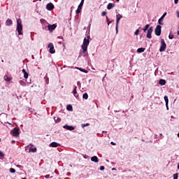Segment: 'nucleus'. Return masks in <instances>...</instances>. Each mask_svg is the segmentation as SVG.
Returning a JSON list of instances; mask_svg holds the SVG:
<instances>
[{"instance_id": "54", "label": "nucleus", "mask_w": 179, "mask_h": 179, "mask_svg": "<svg viewBox=\"0 0 179 179\" xmlns=\"http://www.w3.org/2000/svg\"><path fill=\"white\" fill-rule=\"evenodd\" d=\"M106 76H107V74H105L104 78H106Z\"/></svg>"}, {"instance_id": "59", "label": "nucleus", "mask_w": 179, "mask_h": 179, "mask_svg": "<svg viewBox=\"0 0 179 179\" xmlns=\"http://www.w3.org/2000/svg\"><path fill=\"white\" fill-rule=\"evenodd\" d=\"M0 142H1V138H0Z\"/></svg>"}, {"instance_id": "40", "label": "nucleus", "mask_w": 179, "mask_h": 179, "mask_svg": "<svg viewBox=\"0 0 179 179\" xmlns=\"http://www.w3.org/2000/svg\"><path fill=\"white\" fill-rule=\"evenodd\" d=\"M80 85H81V84H80V81H78V82H77V85H78L79 87H80Z\"/></svg>"}, {"instance_id": "16", "label": "nucleus", "mask_w": 179, "mask_h": 179, "mask_svg": "<svg viewBox=\"0 0 179 179\" xmlns=\"http://www.w3.org/2000/svg\"><path fill=\"white\" fill-rule=\"evenodd\" d=\"M73 94L74 96H76V99H78V97H79V94H78V92H76V89H78V87L76 86H73Z\"/></svg>"}, {"instance_id": "52", "label": "nucleus", "mask_w": 179, "mask_h": 179, "mask_svg": "<svg viewBox=\"0 0 179 179\" xmlns=\"http://www.w3.org/2000/svg\"><path fill=\"white\" fill-rule=\"evenodd\" d=\"M87 55H88L87 53H85V56L87 57Z\"/></svg>"}, {"instance_id": "11", "label": "nucleus", "mask_w": 179, "mask_h": 179, "mask_svg": "<svg viewBox=\"0 0 179 179\" xmlns=\"http://www.w3.org/2000/svg\"><path fill=\"white\" fill-rule=\"evenodd\" d=\"M167 15V13H164L162 17L158 20V23L159 24H161L162 26H163V20H164V17H166V15Z\"/></svg>"}, {"instance_id": "3", "label": "nucleus", "mask_w": 179, "mask_h": 179, "mask_svg": "<svg viewBox=\"0 0 179 179\" xmlns=\"http://www.w3.org/2000/svg\"><path fill=\"white\" fill-rule=\"evenodd\" d=\"M16 30L19 36H22L23 34V25L22 24V20H20V18L17 20Z\"/></svg>"}, {"instance_id": "18", "label": "nucleus", "mask_w": 179, "mask_h": 179, "mask_svg": "<svg viewBox=\"0 0 179 179\" xmlns=\"http://www.w3.org/2000/svg\"><path fill=\"white\" fill-rule=\"evenodd\" d=\"M22 73H24V79H27V78H29V73H27V71H26V69H22Z\"/></svg>"}, {"instance_id": "13", "label": "nucleus", "mask_w": 179, "mask_h": 179, "mask_svg": "<svg viewBox=\"0 0 179 179\" xmlns=\"http://www.w3.org/2000/svg\"><path fill=\"white\" fill-rule=\"evenodd\" d=\"M63 128L64 129H67V131H73L75 129V127L73 126H69L68 124H65L63 126Z\"/></svg>"}, {"instance_id": "25", "label": "nucleus", "mask_w": 179, "mask_h": 179, "mask_svg": "<svg viewBox=\"0 0 179 179\" xmlns=\"http://www.w3.org/2000/svg\"><path fill=\"white\" fill-rule=\"evenodd\" d=\"M83 99H85V100H87V99H89V94H87V93L83 94Z\"/></svg>"}, {"instance_id": "45", "label": "nucleus", "mask_w": 179, "mask_h": 179, "mask_svg": "<svg viewBox=\"0 0 179 179\" xmlns=\"http://www.w3.org/2000/svg\"><path fill=\"white\" fill-rule=\"evenodd\" d=\"M176 13H177V17H179V11H177Z\"/></svg>"}, {"instance_id": "47", "label": "nucleus", "mask_w": 179, "mask_h": 179, "mask_svg": "<svg viewBox=\"0 0 179 179\" xmlns=\"http://www.w3.org/2000/svg\"><path fill=\"white\" fill-rule=\"evenodd\" d=\"M166 110H169V104H167V106H166Z\"/></svg>"}, {"instance_id": "41", "label": "nucleus", "mask_w": 179, "mask_h": 179, "mask_svg": "<svg viewBox=\"0 0 179 179\" xmlns=\"http://www.w3.org/2000/svg\"><path fill=\"white\" fill-rule=\"evenodd\" d=\"M83 157H84V159H88L89 156L88 155H84Z\"/></svg>"}, {"instance_id": "49", "label": "nucleus", "mask_w": 179, "mask_h": 179, "mask_svg": "<svg viewBox=\"0 0 179 179\" xmlns=\"http://www.w3.org/2000/svg\"><path fill=\"white\" fill-rule=\"evenodd\" d=\"M177 34L178 36H179V30L177 31Z\"/></svg>"}, {"instance_id": "29", "label": "nucleus", "mask_w": 179, "mask_h": 179, "mask_svg": "<svg viewBox=\"0 0 179 179\" xmlns=\"http://www.w3.org/2000/svg\"><path fill=\"white\" fill-rule=\"evenodd\" d=\"M19 83L21 86H26V82H24V80H20Z\"/></svg>"}, {"instance_id": "4", "label": "nucleus", "mask_w": 179, "mask_h": 179, "mask_svg": "<svg viewBox=\"0 0 179 179\" xmlns=\"http://www.w3.org/2000/svg\"><path fill=\"white\" fill-rule=\"evenodd\" d=\"M122 19V15L117 13L116 15V26H115V31L116 34H118V24H120V21Z\"/></svg>"}, {"instance_id": "51", "label": "nucleus", "mask_w": 179, "mask_h": 179, "mask_svg": "<svg viewBox=\"0 0 179 179\" xmlns=\"http://www.w3.org/2000/svg\"><path fill=\"white\" fill-rule=\"evenodd\" d=\"M29 146H33V144L30 143V144H29Z\"/></svg>"}, {"instance_id": "5", "label": "nucleus", "mask_w": 179, "mask_h": 179, "mask_svg": "<svg viewBox=\"0 0 179 179\" xmlns=\"http://www.w3.org/2000/svg\"><path fill=\"white\" fill-rule=\"evenodd\" d=\"M166 48H167V44H166V41L164 38L161 39V46L159 48V52H164L166 51Z\"/></svg>"}, {"instance_id": "30", "label": "nucleus", "mask_w": 179, "mask_h": 179, "mask_svg": "<svg viewBox=\"0 0 179 179\" xmlns=\"http://www.w3.org/2000/svg\"><path fill=\"white\" fill-rule=\"evenodd\" d=\"M66 109L68 110V111H72L73 110L72 105H68L66 107Z\"/></svg>"}, {"instance_id": "38", "label": "nucleus", "mask_w": 179, "mask_h": 179, "mask_svg": "<svg viewBox=\"0 0 179 179\" xmlns=\"http://www.w3.org/2000/svg\"><path fill=\"white\" fill-rule=\"evenodd\" d=\"M106 15H107V12H106V11H103L101 13V16H106Z\"/></svg>"}, {"instance_id": "53", "label": "nucleus", "mask_w": 179, "mask_h": 179, "mask_svg": "<svg viewBox=\"0 0 179 179\" xmlns=\"http://www.w3.org/2000/svg\"><path fill=\"white\" fill-rule=\"evenodd\" d=\"M117 2H120V0H116Z\"/></svg>"}, {"instance_id": "10", "label": "nucleus", "mask_w": 179, "mask_h": 179, "mask_svg": "<svg viewBox=\"0 0 179 179\" xmlns=\"http://www.w3.org/2000/svg\"><path fill=\"white\" fill-rule=\"evenodd\" d=\"M48 48L50 54H55V49L54 48V45L52 43L48 44Z\"/></svg>"}, {"instance_id": "19", "label": "nucleus", "mask_w": 179, "mask_h": 179, "mask_svg": "<svg viewBox=\"0 0 179 179\" xmlns=\"http://www.w3.org/2000/svg\"><path fill=\"white\" fill-rule=\"evenodd\" d=\"M91 160L94 162V163H99V158L96 156L91 157Z\"/></svg>"}, {"instance_id": "37", "label": "nucleus", "mask_w": 179, "mask_h": 179, "mask_svg": "<svg viewBox=\"0 0 179 179\" xmlns=\"http://www.w3.org/2000/svg\"><path fill=\"white\" fill-rule=\"evenodd\" d=\"M45 178H47V179H48V178H52V176H50V175L49 174H48V175H45Z\"/></svg>"}, {"instance_id": "39", "label": "nucleus", "mask_w": 179, "mask_h": 179, "mask_svg": "<svg viewBox=\"0 0 179 179\" xmlns=\"http://www.w3.org/2000/svg\"><path fill=\"white\" fill-rule=\"evenodd\" d=\"M99 170H101V171H103V170H104V166H101Z\"/></svg>"}, {"instance_id": "46", "label": "nucleus", "mask_w": 179, "mask_h": 179, "mask_svg": "<svg viewBox=\"0 0 179 179\" xmlns=\"http://www.w3.org/2000/svg\"><path fill=\"white\" fill-rule=\"evenodd\" d=\"M16 166L18 167V169H20V167H22V166L20 165H17Z\"/></svg>"}, {"instance_id": "20", "label": "nucleus", "mask_w": 179, "mask_h": 179, "mask_svg": "<svg viewBox=\"0 0 179 179\" xmlns=\"http://www.w3.org/2000/svg\"><path fill=\"white\" fill-rule=\"evenodd\" d=\"M13 23V22L12 21V20L8 19L6 21V26H10V25H12Z\"/></svg>"}, {"instance_id": "21", "label": "nucleus", "mask_w": 179, "mask_h": 179, "mask_svg": "<svg viewBox=\"0 0 179 179\" xmlns=\"http://www.w3.org/2000/svg\"><path fill=\"white\" fill-rule=\"evenodd\" d=\"M145 50H146V48H140L137 49V52L138 54H141L142 52H145Z\"/></svg>"}, {"instance_id": "26", "label": "nucleus", "mask_w": 179, "mask_h": 179, "mask_svg": "<svg viewBox=\"0 0 179 179\" xmlns=\"http://www.w3.org/2000/svg\"><path fill=\"white\" fill-rule=\"evenodd\" d=\"M3 79L6 82H10V78L8 77V76H4Z\"/></svg>"}, {"instance_id": "32", "label": "nucleus", "mask_w": 179, "mask_h": 179, "mask_svg": "<svg viewBox=\"0 0 179 179\" xmlns=\"http://www.w3.org/2000/svg\"><path fill=\"white\" fill-rule=\"evenodd\" d=\"M79 71H80L81 72H84V73H87V70H85L84 69L80 68L78 69Z\"/></svg>"}, {"instance_id": "43", "label": "nucleus", "mask_w": 179, "mask_h": 179, "mask_svg": "<svg viewBox=\"0 0 179 179\" xmlns=\"http://www.w3.org/2000/svg\"><path fill=\"white\" fill-rule=\"evenodd\" d=\"M90 26H92V24L90 22L89 26L87 27V29H90Z\"/></svg>"}, {"instance_id": "48", "label": "nucleus", "mask_w": 179, "mask_h": 179, "mask_svg": "<svg viewBox=\"0 0 179 179\" xmlns=\"http://www.w3.org/2000/svg\"><path fill=\"white\" fill-rule=\"evenodd\" d=\"M115 113H120V110H115Z\"/></svg>"}, {"instance_id": "2", "label": "nucleus", "mask_w": 179, "mask_h": 179, "mask_svg": "<svg viewBox=\"0 0 179 179\" xmlns=\"http://www.w3.org/2000/svg\"><path fill=\"white\" fill-rule=\"evenodd\" d=\"M142 30L144 31V33H146L147 31V38H152V33H153V27H150V24H148L142 29Z\"/></svg>"}, {"instance_id": "56", "label": "nucleus", "mask_w": 179, "mask_h": 179, "mask_svg": "<svg viewBox=\"0 0 179 179\" xmlns=\"http://www.w3.org/2000/svg\"><path fill=\"white\" fill-rule=\"evenodd\" d=\"M122 113H125V111H124V110H123V111H122Z\"/></svg>"}, {"instance_id": "55", "label": "nucleus", "mask_w": 179, "mask_h": 179, "mask_svg": "<svg viewBox=\"0 0 179 179\" xmlns=\"http://www.w3.org/2000/svg\"><path fill=\"white\" fill-rule=\"evenodd\" d=\"M112 170H115V168H113Z\"/></svg>"}, {"instance_id": "42", "label": "nucleus", "mask_w": 179, "mask_h": 179, "mask_svg": "<svg viewBox=\"0 0 179 179\" xmlns=\"http://www.w3.org/2000/svg\"><path fill=\"white\" fill-rule=\"evenodd\" d=\"M174 3L176 5H177V3H178V0H174Z\"/></svg>"}, {"instance_id": "8", "label": "nucleus", "mask_w": 179, "mask_h": 179, "mask_svg": "<svg viewBox=\"0 0 179 179\" xmlns=\"http://www.w3.org/2000/svg\"><path fill=\"white\" fill-rule=\"evenodd\" d=\"M11 135L17 138V136H19V128L15 127L14 129H13L11 130Z\"/></svg>"}, {"instance_id": "22", "label": "nucleus", "mask_w": 179, "mask_h": 179, "mask_svg": "<svg viewBox=\"0 0 179 179\" xmlns=\"http://www.w3.org/2000/svg\"><path fill=\"white\" fill-rule=\"evenodd\" d=\"M159 84L161 85V86H164V85H166V80L161 79L159 81Z\"/></svg>"}, {"instance_id": "50", "label": "nucleus", "mask_w": 179, "mask_h": 179, "mask_svg": "<svg viewBox=\"0 0 179 179\" xmlns=\"http://www.w3.org/2000/svg\"><path fill=\"white\" fill-rule=\"evenodd\" d=\"M178 170H179V163L178 164Z\"/></svg>"}, {"instance_id": "44", "label": "nucleus", "mask_w": 179, "mask_h": 179, "mask_svg": "<svg viewBox=\"0 0 179 179\" xmlns=\"http://www.w3.org/2000/svg\"><path fill=\"white\" fill-rule=\"evenodd\" d=\"M110 144H111V145H113V146H115V143H114V142H113V141L110 142Z\"/></svg>"}, {"instance_id": "12", "label": "nucleus", "mask_w": 179, "mask_h": 179, "mask_svg": "<svg viewBox=\"0 0 179 179\" xmlns=\"http://www.w3.org/2000/svg\"><path fill=\"white\" fill-rule=\"evenodd\" d=\"M48 29L49 31H54V30H55V29H57V25L55 24H49L48 27Z\"/></svg>"}, {"instance_id": "15", "label": "nucleus", "mask_w": 179, "mask_h": 179, "mask_svg": "<svg viewBox=\"0 0 179 179\" xmlns=\"http://www.w3.org/2000/svg\"><path fill=\"white\" fill-rule=\"evenodd\" d=\"M46 9L48 10H52L54 9V4L52 3H49L46 5Z\"/></svg>"}, {"instance_id": "9", "label": "nucleus", "mask_w": 179, "mask_h": 179, "mask_svg": "<svg viewBox=\"0 0 179 179\" xmlns=\"http://www.w3.org/2000/svg\"><path fill=\"white\" fill-rule=\"evenodd\" d=\"M83 3H85V0H81L78 9L76 10V13L78 14H79V13L82 10V8L83 7Z\"/></svg>"}, {"instance_id": "33", "label": "nucleus", "mask_w": 179, "mask_h": 179, "mask_svg": "<svg viewBox=\"0 0 179 179\" xmlns=\"http://www.w3.org/2000/svg\"><path fill=\"white\" fill-rule=\"evenodd\" d=\"M173 38H174V35L170 34L169 35V40H173Z\"/></svg>"}, {"instance_id": "1", "label": "nucleus", "mask_w": 179, "mask_h": 179, "mask_svg": "<svg viewBox=\"0 0 179 179\" xmlns=\"http://www.w3.org/2000/svg\"><path fill=\"white\" fill-rule=\"evenodd\" d=\"M90 35H88L87 36V38H85L83 40V43L81 46V48L83 50L82 52H83V54H86V52H87V47L89 46V44H90Z\"/></svg>"}, {"instance_id": "24", "label": "nucleus", "mask_w": 179, "mask_h": 179, "mask_svg": "<svg viewBox=\"0 0 179 179\" xmlns=\"http://www.w3.org/2000/svg\"><path fill=\"white\" fill-rule=\"evenodd\" d=\"M32 152V153H36L37 152V148H29V152Z\"/></svg>"}, {"instance_id": "28", "label": "nucleus", "mask_w": 179, "mask_h": 179, "mask_svg": "<svg viewBox=\"0 0 179 179\" xmlns=\"http://www.w3.org/2000/svg\"><path fill=\"white\" fill-rule=\"evenodd\" d=\"M106 22L108 23V26H110V24H111V23H113V21H110V19L108 18V16H106Z\"/></svg>"}, {"instance_id": "6", "label": "nucleus", "mask_w": 179, "mask_h": 179, "mask_svg": "<svg viewBox=\"0 0 179 179\" xmlns=\"http://www.w3.org/2000/svg\"><path fill=\"white\" fill-rule=\"evenodd\" d=\"M40 22H41V24H42V29H43V30L47 29V27L48 28V26H49L50 24H48V22H47V20H44V19H41V20H40Z\"/></svg>"}, {"instance_id": "7", "label": "nucleus", "mask_w": 179, "mask_h": 179, "mask_svg": "<svg viewBox=\"0 0 179 179\" xmlns=\"http://www.w3.org/2000/svg\"><path fill=\"white\" fill-rule=\"evenodd\" d=\"M155 33L156 36H160L162 34V26L157 25L155 29Z\"/></svg>"}, {"instance_id": "17", "label": "nucleus", "mask_w": 179, "mask_h": 179, "mask_svg": "<svg viewBox=\"0 0 179 179\" xmlns=\"http://www.w3.org/2000/svg\"><path fill=\"white\" fill-rule=\"evenodd\" d=\"M115 6V3H109L107 6V9L108 10H111V9H113V8H114Z\"/></svg>"}, {"instance_id": "35", "label": "nucleus", "mask_w": 179, "mask_h": 179, "mask_svg": "<svg viewBox=\"0 0 179 179\" xmlns=\"http://www.w3.org/2000/svg\"><path fill=\"white\" fill-rule=\"evenodd\" d=\"M90 125V124L87 123V124H82V128H85V127H89Z\"/></svg>"}, {"instance_id": "23", "label": "nucleus", "mask_w": 179, "mask_h": 179, "mask_svg": "<svg viewBox=\"0 0 179 179\" xmlns=\"http://www.w3.org/2000/svg\"><path fill=\"white\" fill-rule=\"evenodd\" d=\"M44 80H45L46 85H48V83H50V78H48V76H47V74L44 77Z\"/></svg>"}, {"instance_id": "34", "label": "nucleus", "mask_w": 179, "mask_h": 179, "mask_svg": "<svg viewBox=\"0 0 179 179\" xmlns=\"http://www.w3.org/2000/svg\"><path fill=\"white\" fill-rule=\"evenodd\" d=\"M10 173H12L13 174V173H16V170H15V169H13V168H10Z\"/></svg>"}, {"instance_id": "36", "label": "nucleus", "mask_w": 179, "mask_h": 179, "mask_svg": "<svg viewBox=\"0 0 179 179\" xmlns=\"http://www.w3.org/2000/svg\"><path fill=\"white\" fill-rule=\"evenodd\" d=\"M135 36H138L139 35V29H136V31L134 32Z\"/></svg>"}, {"instance_id": "57", "label": "nucleus", "mask_w": 179, "mask_h": 179, "mask_svg": "<svg viewBox=\"0 0 179 179\" xmlns=\"http://www.w3.org/2000/svg\"><path fill=\"white\" fill-rule=\"evenodd\" d=\"M27 148H29V145L26 147Z\"/></svg>"}, {"instance_id": "31", "label": "nucleus", "mask_w": 179, "mask_h": 179, "mask_svg": "<svg viewBox=\"0 0 179 179\" xmlns=\"http://www.w3.org/2000/svg\"><path fill=\"white\" fill-rule=\"evenodd\" d=\"M3 157H5V155L3 154V152L2 151H0V159H3Z\"/></svg>"}, {"instance_id": "27", "label": "nucleus", "mask_w": 179, "mask_h": 179, "mask_svg": "<svg viewBox=\"0 0 179 179\" xmlns=\"http://www.w3.org/2000/svg\"><path fill=\"white\" fill-rule=\"evenodd\" d=\"M164 99L166 103V106H167V104H169V96H164Z\"/></svg>"}, {"instance_id": "14", "label": "nucleus", "mask_w": 179, "mask_h": 179, "mask_svg": "<svg viewBox=\"0 0 179 179\" xmlns=\"http://www.w3.org/2000/svg\"><path fill=\"white\" fill-rule=\"evenodd\" d=\"M49 146L50 148H59V146H61V144L57 143V142H52Z\"/></svg>"}, {"instance_id": "58", "label": "nucleus", "mask_w": 179, "mask_h": 179, "mask_svg": "<svg viewBox=\"0 0 179 179\" xmlns=\"http://www.w3.org/2000/svg\"><path fill=\"white\" fill-rule=\"evenodd\" d=\"M22 179H26V178H22Z\"/></svg>"}]
</instances>
